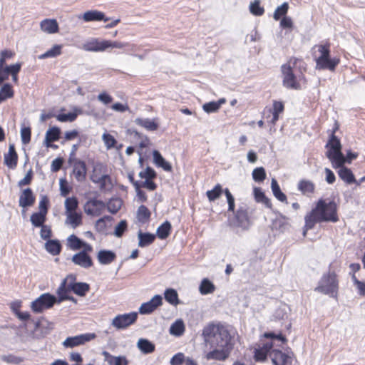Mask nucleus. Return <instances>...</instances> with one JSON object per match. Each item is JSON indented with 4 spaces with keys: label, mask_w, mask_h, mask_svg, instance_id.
I'll return each mask as SVG.
<instances>
[{
    "label": "nucleus",
    "mask_w": 365,
    "mask_h": 365,
    "mask_svg": "<svg viewBox=\"0 0 365 365\" xmlns=\"http://www.w3.org/2000/svg\"><path fill=\"white\" fill-rule=\"evenodd\" d=\"M18 154L14 144H10L9 151L4 154V164L11 169H14L18 164Z\"/></svg>",
    "instance_id": "obj_22"
},
{
    "label": "nucleus",
    "mask_w": 365,
    "mask_h": 365,
    "mask_svg": "<svg viewBox=\"0 0 365 365\" xmlns=\"http://www.w3.org/2000/svg\"><path fill=\"white\" fill-rule=\"evenodd\" d=\"M22 66L21 63H16L9 66L1 65L0 66V85L3 81L7 80L11 75L14 83H18V74Z\"/></svg>",
    "instance_id": "obj_11"
},
{
    "label": "nucleus",
    "mask_w": 365,
    "mask_h": 365,
    "mask_svg": "<svg viewBox=\"0 0 365 365\" xmlns=\"http://www.w3.org/2000/svg\"><path fill=\"white\" fill-rule=\"evenodd\" d=\"M314 184L309 180H301L298 185V190L307 196H310L314 192Z\"/></svg>",
    "instance_id": "obj_37"
},
{
    "label": "nucleus",
    "mask_w": 365,
    "mask_h": 365,
    "mask_svg": "<svg viewBox=\"0 0 365 365\" xmlns=\"http://www.w3.org/2000/svg\"><path fill=\"white\" fill-rule=\"evenodd\" d=\"M82 242L77 236L75 235H71L68 238V246L73 250H79L82 247Z\"/></svg>",
    "instance_id": "obj_59"
},
{
    "label": "nucleus",
    "mask_w": 365,
    "mask_h": 365,
    "mask_svg": "<svg viewBox=\"0 0 365 365\" xmlns=\"http://www.w3.org/2000/svg\"><path fill=\"white\" fill-rule=\"evenodd\" d=\"M109 362L111 365H128V361L124 356H111Z\"/></svg>",
    "instance_id": "obj_64"
},
{
    "label": "nucleus",
    "mask_w": 365,
    "mask_h": 365,
    "mask_svg": "<svg viewBox=\"0 0 365 365\" xmlns=\"http://www.w3.org/2000/svg\"><path fill=\"white\" fill-rule=\"evenodd\" d=\"M46 220V215L40 212H34L31 215V222L35 227H41L44 225V222Z\"/></svg>",
    "instance_id": "obj_49"
},
{
    "label": "nucleus",
    "mask_w": 365,
    "mask_h": 365,
    "mask_svg": "<svg viewBox=\"0 0 365 365\" xmlns=\"http://www.w3.org/2000/svg\"><path fill=\"white\" fill-rule=\"evenodd\" d=\"M128 229L126 220H121L115 227L114 235L118 237H121Z\"/></svg>",
    "instance_id": "obj_61"
},
{
    "label": "nucleus",
    "mask_w": 365,
    "mask_h": 365,
    "mask_svg": "<svg viewBox=\"0 0 365 365\" xmlns=\"http://www.w3.org/2000/svg\"><path fill=\"white\" fill-rule=\"evenodd\" d=\"M226 103L225 98H220L217 101H210L205 103L202 108L207 113L217 112L222 104Z\"/></svg>",
    "instance_id": "obj_35"
},
{
    "label": "nucleus",
    "mask_w": 365,
    "mask_h": 365,
    "mask_svg": "<svg viewBox=\"0 0 365 365\" xmlns=\"http://www.w3.org/2000/svg\"><path fill=\"white\" fill-rule=\"evenodd\" d=\"M323 222L322 220H319L316 214L313 213L312 210L309 215L305 217V225L304 229L303 230V236L306 235V233L308 230L312 229L316 223Z\"/></svg>",
    "instance_id": "obj_36"
},
{
    "label": "nucleus",
    "mask_w": 365,
    "mask_h": 365,
    "mask_svg": "<svg viewBox=\"0 0 365 365\" xmlns=\"http://www.w3.org/2000/svg\"><path fill=\"white\" fill-rule=\"evenodd\" d=\"M162 297L160 295L154 296L149 302L142 304L139 312L142 314H148L154 312L162 304Z\"/></svg>",
    "instance_id": "obj_19"
},
{
    "label": "nucleus",
    "mask_w": 365,
    "mask_h": 365,
    "mask_svg": "<svg viewBox=\"0 0 365 365\" xmlns=\"http://www.w3.org/2000/svg\"><path fill=\"white\" fill-rule=\"evenodd\" d=\"M45 248L48 253L56 256L61 253L62 246L57 240H48L45 244Z\"/></svg>",
    "instance_id": "obj_33"
},
{
    "label": "nucleus",
    "mask_w": 365,
    "mask_h": 365,
    "mask_svg": "<svg viewBox=\"0 0 365 365\" xmlns=\"http://www.w3.org/2000/svg\"><path fill=\"white\" fill-rule=\"evenodd\" d=\"M337 168H339L338 170V175L339 178L346 183H356L358 185H359V182L356 181L354 175L349 168L345 167L344 165L338 167Z\"/></svg>",
    "instance_id": "obj_26"
},
{
    "label": "nucleus",
    "mask_w": 365,
    "mask_h": 365,
    "mask_svg": "<svg viewBox=\"0 0 365 365\" xmlns=\"http://www.w3.org/2000/svg\"><path fill=\"white\" fill-rule=\"evenodd\" d=\"M75 280L76 277L70 275L62 281L56 291V294H58V299L57 301L58 302L65 300H73V298L72 297H70L68 295V293L71 291H72L71 289H70V282Z\"/></svg>",
    "instance_id": "obj_16"
},
{
    "label": "nucleus",
    "mask_w": 365,
    "mask_h": 365,
    "mask_svg": "<svg viewBox=\"0 0 365 365\" xmlns=\"http://www.w3.org/2000/svg\"><path fill=\"white\" fill-rule=\"evenodd\" d=\"M57 302L55 296L50 293H44L40 295L31 304V309L34 313H41L45 309H51Z\"/></svg>",
    "instance_id": "obj_7"
},
{
    "label": "nucleus",
    "mask_w": 365,
    "mask_h": 365,
    "mask_svg": "<svg viewBox=\"0 0 365 365\" xmlns=\"http://www.w3.org/2000/svg\"><path fill=\"white\" fill-rule=\"evenodd\" d=\"M283 349L284 346L282 347H274L270 356L273 365H292V353L287 349L282 350Z\"/></svg>",
    "instance_id": "obj_9"
},
{
    "label": "nucleus",
    "mask_w": 365,
    "mask_h": 365,
    "mask_svg": "<svg viewBox=\"0 0 365 365\" xmlns=\"http://www.w3.org/2000/svg\"><path fill=\"white\" fill-rule=\"evenodd\" d=\"M271 187L274 197L281 202L287 200L286 195L281 191L279 185L275 179L272 180Z\"/></svg>",
    "instance_id": "obj_51"
},
{
    "label": "nucleus",
    "mask_w": 365,
    "mask_h": 365,
    "mask_svg": "<svg viewBox=\"0 0 365 365\" xmlns=\"http://www.w3.org/2000/svg\"><path fill=\"white\" fill-rule=\"evenodd\" d=\"M165 300L172 305H178L179 304L178 294L176 290L173 289H167L165 292Z\"/></svg>",
    "instance_id": "obj_47"
},
{
    "label": "nucleus",
    "mask_w": 365,
    "mask_h": 365,
    "mask_svg": "<svg viewBox=\"0 0 365 365\" xmlns=\"http://www.w3.org/2000/svg\"><path fill=\"white\" fill-rule=\"evenodd\" d=\"M14 96V91L12 86L9 83H5L0 91V102Z\"/></svg>",
    "instance_id": "obj_53"
},
{
    "label": "nucleus",
    "mask_w": 365,
    "mask_h": 365,
    "mask_svg": "<svg viewBox=\"0 0 365 365\" xmlns=\"http://www.w3.org/2000/svg\"><path fill=\"white\" fill-rule=\"evenodd\" d=\"M138 319L136 312L117 315L112 322V325L118 329H124L133 324Z\"/></svg>",
    "instance_id": "obj_14"
},
{
    "label": "nucleus",
    "mask_w": 365,
    "mask_h": 365,
    "mask_svg": "<svg viewBox=\"0 0 365 365\" xmlns=\"http://www.w3.org/2000/svg\"><path fill=\"white\" fill-rule=\"evenodd\" d=\"M96 338V334L93 333H87L80 334L75 336H70L66 338L63 344L66 347L73 348L77 346L83 345L88 341Z\"/></svg>",
    "instance_id": "obj_15"
},
{
    "label": "nucleus",
    "mask_w": 365,
    "mask_h": 365,
    "mask_svg": "<svg viewBox=\"0 0 365 365\" xmlns=\"http://www.w3.org/2000/svg\"><path fill=\"white\" fill-rule=\"evenodd\" d=\"M289 9V5L287 3H283L281 6H278L273 14V18L274 20L278 21L284 16H286Z\"/></svg>",
    "instance_id": "obj_55"
},
{
    "label": "nucleus",
    "mask_w": 365,
    "mask_h": 365,
    "mask_svg": "<svg viewBox=\"0 0 365 365\" xmlns=\"http://www.w3.org/2000/svg\"><path fill=\"white\" fill-rule=\"evenodd\" d=\"M1 359L8 364H19L24 361L23 358L16 356L13 354L4 355L1 356Z\"/></svg>",
    "instance_id": "obj_63"
},
{
    "label": "nucleus",
    "mask_w": 365,
    "mask_h": 365,
    "mask_svg": "<svg viewBox=\"0 0 365 365\" xmlns=\"http://www.w3.org/2000/svg\"><path fill=\"white\" fill-rule=\"evenodd\" d=\"M16 53L11 49H4L0 53V66L5 65L6 60L11 59L15 56Z\"/></svg>",
    "instance_id": "obj_60"
},
{
    "label": "nucleus",
    "mask_w": 365,
    "mask_h": 365,
    "mask_svg": "<svg viewBox=\"0 0 365 365\" xmlns=\"http://www.w3.org/2000/svg\"><path fill=\"white\" fill-rule=\"evenodd\" d=\"M235 219L239 226H242L249 221L248 212L244 208H239L235 212Z\"/></svg>",
    "instance_id": "obj_48"
},
{
    "label": "nucleus",
    "mask_w": 365,
    "mask_h": 365,
    "mask_svg": "<svg viewBox=\"0 0 365 365\" xmlns=\"http://www.w3.org/2000/svg\"><path fill=\"white\" fill-rule=\"evenodd\" d=\"M280 28L286 30L285 34L291 32L294 29V23L290 17L284 16L279 23Z\"/></svg>",
    "instance_id": "obj_58"
},
{
    "label": "nucleus",
    "mask_w": 365,
    "mask_h": 365,
    "mask_svg": "<svg viewBox=\"0 0 365 365\" xmlns=\"http://www.w3.org/2000/svg\"><path fill=\"white\" fill-rule=\"evenodd\" d=\"M266 172L263 167L256 168L252 171V178L255 182H263L266 178Z\"/></svg>",
    "instance_id": "obj_57"
},
{
    "label": "nucleus",
    "mask_w": 365,
    "mask_h": 365,
    "mask_svg": "<svg viewBox=\"0 0 365 365\" xmlns=\"http://www.w3.org/2000/svg\"><path fill=\"white\" fill-rule=\"evenodd\" d=\"M138 246L140 247H145L153 244L155 240V235L154 234L148 232H138Z\"/></svg>",
    "instance_id": "obj_32"
},
{
    "label": "nucleus",
    "mask_w": 365,
    "mask_h": 365,
    "mask_svg": "<svg viewBox=\"0 0 365 365\" xmlns=\"http://www.w3.org/2000/svg\"><path fill=\"white\" fill-rule=\"evenodd\" d=\"M103 170H106L105 166L102 164H97L94 168L91 179L94 183L99 185L101 190H106L112 187V180L110 176L108 174L102 175L98 174V170L101 172Z\"/></svg>",
    "instance_id": "obj_10"
},
{
    "label": "nucleus",
    "mask_w": 365,
    "mask_h": 365,
    "mask_svg": "<svg viewBox=\"0 0 365 365\" xmlns=\"http://www.w3.org/2000/svg\"><path fill=\"white\" fill-rule=\"evenodd\" d=\"M185 327L182 320L175 321L170 327V332L171 334L177 336L182 335L185 332Z\"/></svg>",
    "instance_id": "obj_46"
},
{
    "label": "nucleus",
    "mask_w": 365,
    "mask_h": 365,
    "mask_svg": "<svg viewBox=\"0 0 365 365\" xmlns=\"http://www.w3.org/2000/svg\"><path fill=\"white\" fill-rule=\"evenodd\" d=\"M138 347L143 354H150L155 351V344L145 339H140L138 341Z\"/></svg>",
    "instance_id": "obj_40"
},
{
    "label": "nucleus",
    "mask_w": 365,
    "mask_h": 365,
    "mask_svg": "<svg viewBox=\"0 0 365 365\" xmlns=\"http://www.w3.org/2000/svg\"><path fill=\"white\" fill-rule=\"evenodd\" d=\"M199 289L202 294L206 295L214 292L215 287L211 281L205 278L202 280Z\"/></svg>",
    "instance_id": "obj_45"
},
{
    "label": "nucleus",
    "mask_w": 365,
    "mask_h": 365,
    "mask_svg": "<svg viewBox=\"0 0 365 365\" xmlns=\"http://www.w3.org/2000/svg\"><path fill=\"white\" fill-rule=\"evenodd\" d=\"M67 216V222L73 228H76L82 224V215L77 212L66 213Z\"/></svg>",
    "instance_id": "obj_43"
},
{
    "label": "nucleus",
    "mask_w": 365,
    "mask_h": 365,
    "mask_svg": "<svg viewBox=\"0 0 365 365\" xmlns=\"http://www.w3.org/2000/svg\"><path fill=\"white\" fill-rule=\"evenodd\" d=\"M297 65V58H291L287 63L281 67L282 74V83L287 88H297V80L294 68Z\"/></svg>",
    "instance_id": "obj_6"
},
{
    "label": "nucleus",
    "mask_w": 365,
    "mask_h": 365,
    "mask_svg": "<svg viewBox=\"0 0 365 365\" xmlns=\"http://www.w3.org/2000/svg\"><path fill=\"white\" fill-rule=\"evenodd\" d=\"M87 168L86 163L83 160L76 159L73 164L72 174L74 175L76 180L82 182L86 179Z\"/></svg>",
    "instance_id": "obj_18"
},
{
    "label": "nucleus",
    "mask_w": 365,
    "mask_h": 365,
    "mask_svg": "<svg viewBox=\"0 0 365 365\" xmlns=\"http://www.w3.org/2000/svg\"><path fill=\"white\" fill-rule=\"evenodd\" d=\"M61 130L58 127L54 126L49 128L46 133L45 141L47 147L56 149V145L51 144L60 138Z\"/></svg>",
    "instance_id": "obj_23"
},
{
    "label": "nucleus",
    "mask_w": 365,
    "mask_h": 365,
    "mask_svg": "<svg viewBox=\"0 0 365 365\" xmlns=\"http://www.w3.org/2000/svg\"><path fill=\"white\" fill-rule=\"evenodd\" d=\"M255 199L257 202H262L269 208L272 207L271 200L265 195L264 192L259 187L254 188Z\"/></svg>",
    "instance_id": "obj_38"
},
{
    "label": "nucleus",
    "mask_w": 365,
    "mask_h": 365,
    "mask_svg": "<svg viewBox=\"0 0 365 365\" xmlns=\"http://www.w3.org/2000/svg\"><path fill=\"white\" fill-rule=\"evenodd\" d=\"M202 336L205 342L215 339V342L211 345L215 348L205 355L207 360L225 361L230 356L233 344L231 334L226 327L220 323L210 322L203 328Z\"/></svg>",
    "instance_id": "obj_1"
},
{
    "label": "nucleus",
    "mask_w": 365,
    "mask_h": 365,
    "mask_svg": "<svg viewBox=\"0 0 365 365\" xmlns=\"http://www.w3.org/2000/svg\"><path fill=\"white\" fill-rule=\"evenodd\" d=\"M110 216H104L98 219L95 223V229L98 232L104 233L107 230L106 221H110L112 220Z\"/></svg>",
    "instance_id": "obj_52"
},
{
    "label": "nucleus",
    "mask_w": 365,
    "mask_h": 365,
    "mask_svg": "<svg viewBox=\"0 0 365 365\" xmlns=\"http://www.w3.org/2000/svg\"><path fill=\"white\" fill-rule=\"evenodd\" d=\"M139 177L145 180L140 182V187L146 188L150 191L156 190L157 184L154 182V180L157 177V173L152 168L147 167L144 170L140 171Z\"/></svg>",
    "instance_id": "obj_12"
},
{
    "label": "nucleus",
    "mask_w": 365,
    "mask_h": 365,
    "mask_svg": "<svg viewBox=\"0 0 365 365\" xmlns=\"http://www.w3.org/2000/svg\"><path fill=\"white\" fill-rule=\"evenodd\" d=\"M172 227L168 221H165L160 226H159L156 231V235L158 238L165 240L170 234Z\"/></svg>",
    "instance_id": "obj_39"
},
{
    "label": "nucleus",
    "mask_w": 365,
    "mask_h": 365,
    "mask_svg": "<svg viewBox=\"0 0 365 365\" xmlns=\"http://www.w3.org/2000/svg\"><path fill=\"white\" fill-rule=\"evenodd\" d=\"M78 112H71L68 113H59L56 115V118L59 122H73L76 120L78 115L81 113L80 110H77Z\"/></svg>",
    "instance_id": "obj_50"
},
{
    "label": "nucleus",
    "mask_w": 365,
    "mask_h": 365,
    "mask_svg": "<svg viewBox=\"0 0 365 365\" xmlns=\"http://www.w3.org/2000/svg\"><path fill=\"white\" fill-rule=\"evenodd\" d=\"M62 53V46L56 44L51 49L48 50L46 52L41 54L38 56L39 59H45L48 58H54Z\"/></svg>",
    "instance_id": "obj_44"
},
{
    "label": "nucleus",
    "mask_w": 365,
    "mask_h": 365,
    "mask_svg": "<svg viewBox=\"0 0 365 365\" xmlns=\"http://www.w3.org/2000/svg\"><path fill=\"white\" fill-rule=\"evenodd\" d=\"M250 11L253 15L259 16L264 14V9L260 6L259 0H255L250 3Z\"/></svg>",
    "instance_id": "obj_56"
},
{
    "label": "nucleus",
    "mask_w": 365,
    "mask_h": 365,
    "mask_svg": "<svg viewBox=\"0 0 365 365\" xmlns=\"http://www.w3.org/2000/svg\"><path fill=\"white\" fill-rule=\"evenodd\" d=\"M153 156L154 163L158 167L162 168L167 172H170L172 170V165L163 158L159 151L154 150Z\"/></svg>",
    "instance_id": "obj_31"
},
{
    "label": "nucleus",
    "mask_w": 365,
    "mask_h": 365,
    "mask_svg": "<svg viewBox=\"0 0 365 365\" xmlns=\"http://www.w3.org/2000/svg\"><path fill=\"white\" fill-rule=\"evenodd\" d=\"M339 63V59L330 58V56L325 58L318 57L316 59L317 68L320 70L329 69L330 71H334Z\"/></svg>",
    "instance_id": "obj_21"
},
{
    "label": "nucleus",
    "mask_w": 365,
    "mask_h": 365,
    "mask_svg": "<svg viewBox=\"0 0 365 365\" xmlns=\"http://www.w3.org/2000/svg\"><path fill=\"white\" fill-rule=\"evenodd\" d=\"M312 211L322 222H336L339 221L337 205L333 200L327 202L325 200H319Z\"/></svg>",
    "instance_id": "obj_3"
},
{
    "label": "nucleus",
    "mask_w": 365,
    "mask_h": 365,
    "mask_svg": "<svg viewBox=\"0 0 365 365\" xmlns=\"http://www.w3.org/2000/svg\"><path fill=\"white\" fill-rule=\"evenodd\" d=\"M151 212L145 205H140L137 210V219L141 223H145L150 219Z\"/></svg>",
    "instance_id": "obj_41"
},
{
    "label": "nucleus",
    "mask_w": 365,
    "mask_h": 365,
    "mask_svg": "<svg viewBox=\"0 0 365 365\" xmlns=\"http://www.w3.org/2000/svg\"><path fill=\"white\" fill-rule=\"evenodd\" d=\"M83 49L90 52H102L108 49L107 40L92 38L83 45Z\"/></svg>",
    "instance_id": "obj_17"
},
{
    "label": "nucleus",
    "mask_w": 365,
    "mask_h": 365,
    "mask_svg": "<svg viewBox=\"0 0 365 365\" xmlns=\"http://www.w3.org/2000/svg\"><path fill=\"white\" fill-rule=\"evenodd\" d=\"M225 194V189L220 183L216 184L212 190L206 192V196L210 202L218 200L222 194Z\"/></svg>",
    "instance_id": "obj_34"
},
{
    "label": "nucleus",
    "mask_w": 365,
    "mask_h": 365,
    "mask_svg": "<svg viewBox=\"0 0 365 365\" xmlns=\"http://www.w3.org/2000/svg\"><path fill=\"white\" fill-rule=\"evenodd\" d=\"M70 289L78 296L84 297L90 290V285L86 282H70Z\"/></svg>",
    "instance_id": "obj_27"
},
{
    "label": "nucleus",
    "mask_w": 365,
    "mask_h": 365,
    "mask_svg": "<svg viewBox=\"0 0 365 365\" xmlns=\"http://www.w3.org/2000/svg\"><path fill=\"white\" fill-rule=\"evenodd\" d=\"M282 102L274 101L272 108L265 107L262 112V118L271 125H275L279 120V115L284 111Z\"/></svg>",
    "instance_id": "obj_8"
},
{
    "label": "nucleus",
    "mask_w": 365,
    "mask_h": 365,
    "mask_svg": "<svg viewBox=\"0 0 365 365\" xmlns=\"http://www.w3.org/2000/svg\"><path fill=\"white\" fill-rule=\"evenodd\" d=\"M83 210L88 215L98 217L105 211L106 203L96 198H91L84 204Z\"/></svg>",
    "instance_id": "obj_13"
},
{
    "label": "nucleus",
    "mask_w": 365,
    "mask_h": 365,
    "mask_svg": "<svg viewBox=\"0 0 365 365\" xmlns=\"http://www.w3.org/2000/svg\"><path fill=\"white\" fill-rule=\"evenodd\" d=\"M72 262L83 268H90L93 265V260L86 252H79L72 257Z\"/></svg>",
    "instance_id": "obj_20"
},
{
    "label": "nucleus",
    "mask_w": 365,
    "mask_h": 365,
    "mask_svg": "<svg viewBox=\"0 0 365 365\" xmlns=\"http://www.w3.org/2000/svg\"><path fill=\"white\" fill-rule=\"evenodd\" d=\"M36 197L31 188L28 187L24 190L19 197V206L27 207L32 206L35 203Z\"/></svg>",
    "instance_id": "obj_24"
},
{
    "label": "nucleus",
    "mask_w": 365,
    "mask_h": 365,
    "mask_svg": "<svg viewBox=\"0 0 365 365\" xmlns=\"http://www.w3.org/2000/svg\"><path fill=\"white\" fill-rule=\"evenodd\" d=\"M334 132L332 131L325 148H328L326 156L331 161L332 167L336 168L344 165V161L340 140L334 135Z\"/></svg>",
    "instance_id": "obj_4"
},
{
    "label": "nucleus",
    "mask_w": 365,
    "mask_h": 365,
    "mask_svg": "<svg viewBox=\"0 0 365 365\" xmlns=\"http://www.w3.org/2000/svg\"><path fill=\"white\" fill-rule=\"evenodd\" d=\"M287 343V339L281 331L264 332L260 335L259 341L250 347L254 361L259 363L267 361L274 346L282 347Z\"/></svg>",
    "instance_id": "obj_2"
},
{
    "label": "nucleus",
    "mask_w": 365,
    "mask_h": 365,
    "mask_svg": "<svg viewBox=\"0 0 365 365\" xmlns=\"http://www.w3.org/2000/svg\"><path fill=\"white\" fill-rule=\"evenodd\" d=\"M123 201L118 198H111L107 204H106V209H107L112 214L117 213L121 208Z\"/></svg>",
    "instance_id": "obj_42"
},
{
    "label": "nucleus",
    "mask_w": 365,
    "mask_h": 365,
    "mask_svg": "<svg viewBox=\"0 0 365 365\" xmlns=\"http://www.w3.org/2000/svg\"><path fill=\"white\" fill-rule=\"evenodd\" d=\"M339 290V281L334 272L324 274L315 291L336 298Z\"/></svg>",
    "instance_id": "obj_5"
},
{
    "label": "nucleus",
    "mask_w": 365,
    "mask_h": 365,
    "mask_svg": "<svg viewBox=\"0 0 365 365\" xmlns=\"http://www.w3.org/2000/svg\"><path fill=\"white\" fill-rule=\"evenodd\" d=\"M136 125L145 128L148 131H155L159 128V123L158 119H150V118H137L135 120Z\"/></svg>",
    "instance_id": "obj_25"
},
{
    "label": "nucleus",
    "mask_w": 365,
    "mask_h": 365,
    "mask_svg": "<svg viewBox=\"0 0 365 365\" xmlns=\"http://www.w3.org/2000/svg\"><path fill=\"white\" fill-rule=\"evenodd\" d=\"M83 20L86 22L94 21H108V18L105 17V14L97 10H91L84 13Z\"/></svg>",
    "instance_id": "obj_30"
},
{
    "label": "nucleus",
    "mask_w": 365,
    "mask_h": 365,
    "mask_svg": "<svg viewBox=\"0 0 365 365\" xmlns=\"http://www.w3.org/2000/svg\"><path fill=\"white\" fill-rule=\"evenodd\" d=\"M102 138L108 149L114 148L117 143V140L115 139V138L109 133H104L102 136Z\"/></svg>",
    "instance_id": "obj_62"
},
{
    "label": "nucleus",
    "mask_w": 365,
    "mask_h": 365,
    "mask_svg": "<svg viewBox=\"0 0 365 365\" xmlns=\"http://www.w3.org/2000/svg\"><path fill=\"white\" fill-rule=\"evenodd\" d=\"M97 258L100 264H109L115 260L116 255L113 251L102 250L98 252Z\"/></svg>",
    "instance_id": "obj_28"
},
{
    "label": "nucleus",
    "mask_w": 365,
    "mask_h": 365,
    "mask_svg": "<svg viewBox=\"0 0 365 365\" xmlns=\"http://www.w3.org/2000/svg\"><path fill=\"white\" fill-rule=\"evenodd\" d=\"M41 29L48 34H55L58 31V24L56 19H44L41 22Z\"/></svg>",
    "instance_id": "obj_29"
},
{
    "label": "nucleus",
    "mask_w": 365,
    "mask_h": 365,
    "mask_svg": "<svg viewBox=\"0 0 365 365\" xmlns=\"http://www.w3.org/2000/svg\"><path fill=\"white\" fill-rule=\"evenodd\" d=\"M78 201L76 197H68L65 200L66 213L76 212Z\"/></svg>",
    "instance_id": "obj_54"
}]
</instances>
